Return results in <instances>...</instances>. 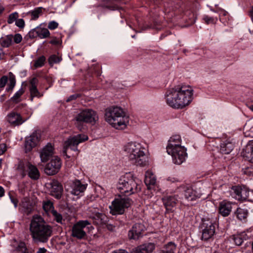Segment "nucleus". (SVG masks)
Segmentation results:
<instances>
[{"label":"nucleus","instance_id":"1","mask_svg":"<svg viewBox=\"0 0 253 253\" xmlns=\"http://www.w3.org/2000/svg\"><path fill=\"white\" fill-rule=\"evenodd\" d=\"M193 92V89L190 85H175L167 90L165 93L166 102L173 108L182 109L191 102Z\"/></svg>","mask_w":253,"mask_h":253},{"label":"nucleus","instance_id":"2","mask_svg":"<svg viewBox=\"0 0 253 253\" xmlns=\"http://www.w3.org/2000/svg\"><path fill=\"white\" fill-rule=\"evenodd\" d=\"M30 231L33 240L36 242L46 243L51 236L52 227L45 222L40 216H34L31 220Z\"/></svg>","mask_w":253,"mask_h":253},{"label":"nucleus","instance_id":"3","mask_svg":"<svg viewBox=\"0 0 253 253\" xmlns=\"http://www.w3.org/2000/svg\"><path fill=\"white\" fill-rule=\"evenodd\" d=\"M105 120L113 127L124 129L128 123V117L123 109L118 106H112L105 110Z\"/></svg>","mask_w":253,"mask_h":253},{"label":"nucleus","instance_id":"4","mask_svg":"<svg viewBox=\"0 0 253 253\" xmlns=\"http://www.w3.org/2000/svg\"><path fill=\"white\" fill-rule=\"evenodd\" d=\"M124 151L132 163L140 166L146 165L145 149L141 143L136 141L127 143L124 146Z\"/></svg>","mask_w":253,"mask_h":253},{"label":"nucleus","instance_id":"5","mask_svg":"<svg viewBox=\"0 0 253 253\" xmlns=\"http://www.w3.org/2000/svg\"><path fill=\"white\" fill-rule=\"evenodd\" d=\"M118 189L122 193L127 195L134 194L140 190V187L130 173H126L120 178Z\"/></svg>","mask_w":253,"mask_h":253},{"label":"nucleus","instance_id":"6","mask_svg":"<svg viewBox=\"0 0 253 253\" xmlns=\"http://www.w3.org/2000/svg\"><path fill=\"white\" fill-rule=\"evenodd\" d=\"M77 126L80 129L81 125L84 123L94 124L98 121V118L95 111L91 109H86L79 113L75 118Z\"/></svg>","mask_w":253,"mask_h":253},{"label":"nucleus","instance_id":"7","mask_svg":"<svg viewBox=\"0 0 253 253\" xmlns=\"http://www.w3.org/2000/svg\"><path fill=\"white\" fill-rule=\"evenodd\" d=\"M17 170L22 177L28 174L31 179L37 180L40 175L36 166L28 162L20 161L18 164Z\"/></svg>","mask_w":253,"mask_h":253},{"label":"nucleus","instance_id":"8","mask_svg":"<svg viewBox=\"0 0 253 253\" xmlns=\"http://www.w3.org/2000/svg\"><path fill=\"white\" fill-rule=\"evenodd\" d=\"M217 225L216 217H207L203 219L202 228L203 229L202 239L208 240L211 238L215 233V227Z\"/></svg>","mask_w":253,"mask_h":253},{"label":"nucleus","instance_id":"9","mask_svg":"<svg viewBox=\"0 0 253 253\" xmlns=\"http://www.w3.org/2000/svg\"><path fill=\"white\" fill-rule=\"evenodd\" d=\"M131 204V201L129 198L115 199L109 206L111 213L113 214H122L124 213L125 210L128 208Z\"/></svg>","mask_w":253,"mask_h":253},{"label":"nucleus","instance_id":"10","mask_svg":"<svg viewBox=\"0 0 253 253\" xmlns=\"http://www.w3.org/2000/svg\"><path fill=\"white\" fill-rule=\"evenodd\" d=\"M87 139L88 137L84 134H78L69 137L64 143L63 153L66 154L67 151L69 148L74 151H77L78 144Z\"/></svg>","mask_w":253,"mask_h":253},{"label":"nucleus","instance_id":"11","mask_svg":"<svg viewBox=\"0 0 253 253\" xmlns=\"http://www.w3.org/2000/svg\"><path fill=\"white\" fill-rule=\"evenodd\" d=\"M167 152L169 155L171 156L173 162L176 165H180L183 163L187 156L186 149L183 146L167 150Z\"/></svg>","mask_w":253,"mask_h":253},{"label":"nucleus","instance_id":"12","mask_svg":"<svg viewBox=\"0 0 253 253\" xmlns=\"http://www.w3.org/2000/svg\"><path fill=\"white\" fill-rule=\"evenodd\" d=\"M87 214L89 218L92 220L93 223L96 225L105 224L107 221L106 216L100 212L99 210L95 207L89 208L87 211Z\"/></svg>","mask_w":253,"mask_h":253},{"label":"nucleus","instance_id":"13","mask_svg":"<svg viewBox=\"0 0 253 253\" xmlns=\"http://www.w3.org/2000/svg\"><path fill=\"white\" fill-rule=\"evenodd\" d=\"M90 224V223L87 220L79 221L72 227V235L79 239H83L86 236L84 228Z\"/></svg>","mask_w":253,"mask_h":253},{"label":"nucleus","instance_id":"14","mask_svg":"<svg viewBox=\"0 0 253 253\" xmlns=\"http://www.w3.org/2000/svg\"><path fill=\"white\" fill-rule=\"evenodd\" d=\"M179 189L180 191L183 192L185 198L189 201L195 200L200 198L202 195V193L196 191L193 186L188 184L182 185L179 187Z\"/></svg>","mask_w":253,"mask_h":253},{"label":"nucleus","instance_id":"15","mask_svg":"<svg viewBox=\"0 0 253 253\" xmlns=\"http://www.w3.org/2000/svg\"><path fill=\"white\" fill-rule=\"evenodd\" d=\"M61 166L60 159L57 156H53L44 169L45 172L49 175H54L58 172Z\"/></svg>","mask_w":253,"mask_h":253},{"label":"nucleus","instance_id":"16","mask_svg":"<svg viewBox=\"0 0 253 253\" xmlns=\"http://www.w3.org/2000/svg\"><path fill=\"white\" fill-rule=\"evenodd\" d=\"M40 138V135L37 132L33 133L26 138L24 144L26 153L31 152L37 145Z\"/></svg>","mask_w":253,"mask_h":253},{"label":"nucleus","instance_id":"17","mask_svg":"<svg viewBox=\"0 0 253 253\" xmlns=\"http://www.w3.org/2000/svg\"><path fill=\"white\" fill-rule=\"evenodd\" d=\"M8 79L9 83L8 84V86L6 88V91L7 92H11L16 84L15 77L11 72L8 73V77L6 76H3L0 79V87L3 88L5 86Z\"/></svg>","mask_w":253,"mask_h":253},{"label":"nucleus","instance_id":"18","mask_svg":"<svg viewBox=\"0 0 253 253\" xmlns=\"http://www.w3.org/2000/svg\"><path fill=\"white\" fill-rule=\"evenodd\" d=\"M234 193V198L238 200L244 201L249 196V192L245 187L240 186H233L232 188Z\"/></svg>","mask_w":253,"mask_h":253},{"label":"nucleus","instance_id":"19","mask_svg":"<svg viewBox=\"0 0 253 253\" xmlns=\"http://www.w3.org/2000/svg\"><path fill=\"white\" fill-rule=\"evenodd\" d=\"M50 195L56 199H59L62 195L63 188L60 183L57 180H53L49 183Z\"/></svg>","mask_w":253,"mask_h":253},{"label":"nucleus","instance_id":"20","mask_svg":"<svg viewBox=\"0 0 253 253\" xmlns=\"http://www.w3.org/2000/svg\"><path fill=\"white\" fill-rule=\"evenodd\" d=\"M145 229V226L141 223H136L132 227V229L129 231L128 236L129 239L137 240L141 236Z\"/></svg>","mask_w":253,"mask_h":253},{"label":"nucleus","instance_id":"21","mask_svg":"<svg viewBox=\"0 0 253 253\" xmlns=\"http://www.w3.org/2000/svg\"><path fill=\"white\" fill-rule=\"evenodd\" d=\"M54 149L51 144H47L40 152V157L42 162H47L49 158L53 157Z\"/></svg>","mask_w":253,"mask_h":253},{"label":"nucleus","instance_id":"22","mask_svg":"<svg viewBox=\"0 0 253 253\" xmlns=\"http://www.w3.org/2000/svg\"><path fill=\"white\" fill-rule=\"evenodd\" d=\"M6 119L10 125L14 126L21 125L27 120L23 119L19 114L14 112L9 113L6 117Z\"/></svg>","mask_w":253,"mask_h":253},{"label":"nucleus","instance_id":"23","mask_svg":"<svg viewBox=\"0 0 253 253\" xmlns=\"http://www.w3.org/2000/svg\"><path fill=\"white\" fill-rule=\"evenodd\" d=\"M163 204L167 211H173V208L176 206L178 200L177 196H167L162 199Z\"/></svg>","mask_w":253,"mask_h":253},{"label":"nucleus","instance_id":"24","mask_svg":"<svg viewBox=\"0 0 253 253\" xmlns=\"http://www.w3.org/2000/svg\"><path fill=\"white\" fill-rule=\"evenodd\" d=\"M38 80L37 78H33L30 81L29 91L30 92L31 100L33 101V98L35 97L40 98L42 96L43 94L39 92L37 85L38 84Z\"/></svg>","mask_w":253,"mask_h":253},{"label":"nucleus","instance_id":"25","mask_svg":"<svg viewBox=\"0 0 253 253\" xmlns=\"http://www.w3.org/2000/svg\"><path fill=\"white\" fill-rule=\"evenodd\" d=\"M232 203L229 201L223 200L219 203V213L223 216H228L232 211Z\"/></svg>","mask_w":253,"mask_h":253},{"label":"nucleus","instance_id":"26","mask_svg":"<svg viewBox=\"0 0 253 253\" xmlns=\"http://www.w3.org/2000/svg\"><path fill=\"white\" fill-rule=\"evenodd\" d=\"M155 248L154 244L147 243L133 249L130 253H152Z\"/></svg>","mask_w":253,"mask_h":253},{"label":"nucleus","instance_id":"27","mask_svg":"<svg viewBox=\"0 0 253 253\" xmlns=\"http://www.w3.org/2000/svg\"><path fill=\"white\" fill-rule=\"evenodd\" d=\"M87 184H82L80 180H75L72 185L71 193L74 195H79L84 192L86 188Z\"/></svg>","mask_w":253,"mask_h":253},{"label":"nucleus","instance_id":"28","mask_svg":"<svg viewBox=\"0 0 253 253\" xmlns=\"http://www.w3.org/2000/svg\"><path fill=\"white\" fill-rule=\"evenodd\" d=\"M182 146L181 145V138L179 135H174L170 137L168 144L167 146V150L174 149L175 148Z\"/></svg>","mask_w":253,"mask_h":253},{"label":"nucleus","instance_id":"29","mask_svg":"<svg viewBox=\"0 0 253 253\" xmlns=\"http://www.w3.org/2000/svg\"><path fill=\"white\" fill-rule=\"evenodd\" d=\"M144 182L148 190L152 189L156 182L155 176L152 172L147 171L145 174Z\"/></svg>","mask_w":253,"mask_h":253},{"label":"nucleus","instance_id":"30","mask_svg":"<svg viewBox=\"0 0 253 253\" xmlns=\"http://www.w3.org/2000/svg\"><path fill=\"white\" fill-rule=\"evenodd\" d=\"M20 205L25 209L28 213L31 212L34 204L29 197H24L21 202Z\"/></svg>","mask_w":253,"mask_h":253},{"label":"nucleus","instance_id":"31","mask_svg":"<svg viewBox=\"0 0 253 253\" xmlns=\"http://www.w3.org/2000/svg\"><path fill=\"white\" fill-rule=\"evenodd\" d=\"M234 148V144L231 142L226 141L221 143L220 146L221 153L225 154H229Z\"/></svg>","mask_w":253,"mask_h":253},{"label":"nucleus","instance_id":"32","mask_svg":"<svg viewBox=\"0 0 253 253\" xmlns=\"http://www.w3.org/2000/svg\"><path fill=\"white\" fill-rule=\"evenodd\" d=\"M35 32L37 36L41 39H45L50 36V32L46 28L37 27Z\"/></svg>","mask_w":253,"mask_h":253},{"label":"nucleus","instance_id":"33","mask_svg":"<svg viewBox=\"0 0 253 253\" xmlns=\"http://www.w3.org/2000/svg\"><path fill=\"white\" fill-rule=\"evenodd\" d=\"M236 214L237 218L241 221H245L248 215V211L246 209L239 208L237 209Z\"/></svg>","mask_w":253,"mask_h":253},{"label":"nucleus","instance_id":"34","mask_svg":"<svg viewBox=\"0 0 253 253\" xmlns=\"http://www.w3.org/2000/svg\"><path fill=\"white\" fill-rule=\"evenodd\" d=\"M13 37L12 35H7L2 37L0 39V42L2 46L7 47L11 45L12 42Z\"/></svg>","mask_w":253,"mask_h":253},{"label":"nucleus","instance_id":"35","mask_svg":"<svg viewBox=\"0 0 253 253\" xmlns=\"http://www.w3.org/2000/svg\"><path fill=\"white\" fill-rule=\"evenodd\" d=\"M247 239V235L242 233L233 236V240L235 244L237 246L242 245L244 240Z\"/></svg>","mask_w":253,"mask_h":253},{"label":"nucleus","instance_id":"36","mask_svg":"<svg viewBox=\"0 0 253 253\" xmlns=\"http://www.w3.org/2000/svg\"><path fill=\"white\" fill-rule=\"evenodd\" d=\"M24 93V90L23 87H21L19 90H18L14 95L10 98V100L16 104L20 102L21 101V96Z\"/></svg>","mask_w":253,"mask_h":253},{"label":"nucleus","instance_id":"37","mask_svg":"<svg viewBox=\"0 0 253 253\" xmlns=\"http://www.w3.org/2000/svg\"><path fill=\"white\" fill-rule=\"evenodd\" d=\"M14 253H28L25 243L23 242H19L14 250Z\"/></svg>","mask_w":253,"mask_h":253},{"label":"nucleus","instance_id":"38","mask_svg":"<svg viewBox=\"0 0 253 253\" xmlns=\"http://www.w3.org/2000/svg\"><path fill=\"white\" fill-rule=\"evenodd\" d=\"M175 250V245L173 243L169 242L165 246L163 252L165 253H174Z\"/></svg>","mask_w":253,"mask_h":253},{"label":"nucleus","instance_id":"39","mask_svg":"<svg viewBox=\"0 0 253 253\" xmlns=\"http://www.w3.org/2000/svg\"><path fill=\"white\" fill-rule=\"evenodd\" d=\"M19 15L17 12H14L10 14L7 20V22L9 24H13L14 22H16L18 18H19Z\"/></svg>","mask_w":253,"mask_h":253},{"label":"nucleus","instance_id":"40","mask_svg":"<svg viewBox=\"0 0 253 253\" xmlns=\"http://www.w3.org/2000/svg\"><path fill=\"white\" fill-rule=\"evenodd\" d=\"M42 207L43 210L47 212L50 211L52 213V210H54L52 203L48 200L43 202Z\"/></svg>","mask_w":253,"mask_h":253},{"label":"nucleus","instance_id":"41","mask_svg":"<svg viewBox=\"0 0 253 253\" xmlns=\"http://www.w3.org/2000/svg\"><path fill=\"white\" fill-rule=\"evenodd\" d=\"M42 12V7H37L35 8L34 10L32 11L31 12H30V13H31L32 16L31 19L32 20H36L38 19Z\"/></svg>","mask_w":253,"mask_h":253},{"label":"nucleus","instance_id":"42","mask_svg":"<svg viewBox=\"0 0 253 253\" xmlns=\"http://www.w3.org/2000/svg\"><path fill=\"white\" fill-rule=\"evenodd\" d=\"M54 219L58 223H62L63 217L62 215L55 210H52L51 213Z\"/></svg>","mask_w":253,"mask_h":253},{"label":"nucleus","instance_id":"43","mask_svg":"<svg viewBox=\"0 0 253 253\" xmlns=\"http://www.w3.org/2000/svg\"><path fill=\"white\" fill-rule=\"evenodd\" d=\"M62 60L60 56H57L56 55H52L48 59V62L50 65H53L55 63H59Z\"/></svg>","mask_w":253,"mask_h":253},{"label":"nucleus","instance_id":"44","mask_svg":"<svg viewBox=\"0 0 253 253\" xmlns=\"http://www.w3.org/2000/svg\"><path fill=\"white\" fill-rule=\"evenodd\" d=\"M45 60V58L44 56L40 57L36 60L34 63V67L36 68H40L44 65Z\"/></svg>","mask_w":253,"mask_h":253},{"label":"nucleus","instance_id":"45","mask_svg":"<svg viewBox=\"0 0 253 253\" xmlns=\"http://www.w3.org/2000/svg\"><path fill=\"white\" fill-rule=\"evenodd\" d=\"M245 151L247 155H252L253 153V140L250 141L246 145Z\"/></svg>","mask_w":253,"mask_h":253},{"label":"nucleus","instance_id":"46","mask_svg":"<svg viewBox=\"0 0 253 253\" xmlns=\"http://www.w3.org/2000/svg\"><path fill=\"white\" fill-rule=\"evenodd\" d=\"M166 180L170 183H177L180 181V179L174 175H170L167 178Z\"/></svg>","mask_w":253,"mask_h":253},{"label":"nucleus","instance_id":"47","mask_svg":"<svg viewBox=\"0 0 253 253\" xmlns=\"http://www.w3.org/2000/svg\"><path fill=\"white\" fill-rule=\"evenodd\" d=\"M203 20L207 24H209L210 23H215L217 20V19L216 18H214L213 17H209L206 15L203 17Z\"/></svg>","mask_w":253,"mask_h":253},{"label":"nucleus","instance_id":"48","mask_svg":"<svg viewBox=\"0 0 253 253\" xmlns=\"http://www.w3.org/2000/svg\"><path fill=\"white\" fill-rule=\"evenodd\" d=\"M15 25L19 28L22 29L25 27V21L22 18H18L15 23Z\"/></svg>","mask_w":253,"mask_h":253},{"label":"nucleus","instance_id":"49","mask_svg":"<svg viewBox=\"0 0 253 253\" xmlns=\"http://www.w3.org/2000/svg\"><path fill=\"white\" fill-rule=\"evenodd\" d=\"M8 196H9V197L10 199L11 203L13 204L14 207L15 208H17V207L18 206V199L16 198L13 196L11 195V192L8 193Z\"/></svg>","mask_w":253,"mask_h":253},{"label":"nucleus","instance_id":"50","mask_svg":"<svg viewBox=\"0 0 253 253\" xmlns=\"http://www.w3.org/2000/svg\"><path fill=\"white\" fill-rule=\"evenodd\" d=\"M58 24L54 21L49 22L48 25V28L50 30H54L58 27Z\"/></svg>","mask_w":253,"mask_h":253},{"label":"nucleus","instance_id":"51","mask_svg":"<svg viewBox=\"0 0 253 253\" xmlns=\"http://www.w3.org/2000/svg\"><path fill=\"white\" fill-rule=\"evenodd\" d=\"M13 38L14 42L16 43H20L22 39L21 35L19 34H15Z\"/></svg>","mask_w":253,"mask_h":253},{"label":"nucleus","instance_id":"52","mask_svg":"<svg viewBox=\"0 0 253 253\" xmlns=\"http://www.w3.org/2000/svg\"><path fill=\"white\" fill-rule=\"evenodd\" d=\"M6 150V146L5 143H0V155L3 154Z\"/></svg>","mask_w":253,"mask_h":253},{"label":"nucleus","instance_id":"53","mask_svg":"<svg viewBox=\"0 0 253 253\" xmlns=\"http://www.w3.org/2000/svg\"><path fill=\"white\" fill-rule=\"evenodd\" d=\"M78 97V95L74 94L69 96L66 100L67 102H70L72 100L76 99Z\"/></svg>","mask_w":253,"mask_h":253},{"label":"nucleus","instance_id":"54","mask_svg":"<svg viewBox=\"0 0 253 253\" xmlns=\"http://www.w3.org/2000/svg\"><path fill=\"white\" fill-rule=\"evenodd\" d=\"M5 193V190L4 188L0 186V198H1L4 196Z\"/></svg>","mask_w":253,"mask_h":253},{"label":"nucleus","instance_id":"55","mask_svg":"<svg viewBox=\"0 0 253 253\" xmlns=\"http://www.w3.org/2000/svg\"><path fill=\"white\" fill-rule=\"evenodd\" d=\"M50 43L52 44H59V41L56 38H54L49 42Z\"/></svg>","mask_w":253,"mask_h":253},{"label":"nucleus","instance_id":"56","mask_svg":"<svg viewBox=\"0 0 253 253\" xmlns=\"http://www.w3.org/2000/svg\"><path fill=\"white\" fill-rule=\"evenodd\" d=\"M46 251V250L44 248H40L37 252V253H45Z\"/></svg>","mask_w":253,"mask_h":253},{"label":"nucleus","instance_id":"57","mask_svg":"<svg viewBox=\"0 0 253 253\" xmlns=\"http://www.w3.org/2000/svg\"><path fill=\"white\" fill-rule=\"evenodd\" d=\"M219 15H223V16H225L227 14V12L226 11L223 10H220L219 11Z\"/></svg>","mask_w":253,"mask_h":253},{"label":"nucleus","instance_id":"58","mask_svg":"<svg viewBox=\"0 0 253 253\" xmlns=\"http://www.w3.org/2000/svg\"><path fill=\"white\" fill-rule=\"evenodd\" d=\"M246 157L250 159V161L253 163V153L252 155H246Z\"/></svg>","mask_w":253,"mask_h":253},{"label":"nucleus","instance_id":"59","mask_svg":"<svg viewBox=\"0 0 253 253\" xmlns=\"http://www.w3.org/2000/svg\"><path fill=\"white\" fill-rule=\"evenodd\" d=\"M4 56V53L2 49L0 48V60L2 59Z\"/></svg>","mask_w":253,"mask_h":253},{"label":"nucleus","instance_id":"60","mask_svg":"<svg viewBox=\"0 0 253 253\" xmlns=\"http://www.w3.org/2000/svg\"><path fill=\"white\" fill-rule=\"evenodd\" d=\"M250 126V122H248L245 124L244 126V129H248V128Z\"/></svg>","mask_w":253,"mask_h":253},{"label":"nucleus","instance_id":"61","mask_svg":"<svg viewBox=\"0 0 253 253\" xmlns=\"http://www.w3.org/2000/svg\"><path fill=\"white\" fill-rule=\"evenodd\" d=\"M4 96H5L4 94H3V95L0 96V101L1 102H2V101H3L4 100V99H5Z\"/></svg>","mask_w":253,"mask_h":253},{"label":"nucleus","instance_id":"62","mask_svg":"<svg viewBox=\"0 0 253 253\" xmlns=\"http://www.w3.org/2000/svg\"><path fill=\"white\" fill-rule=\"evenodd\" d=\"M4 7L1 5H0V14H1L3 11H4Z\"/></svg>","mask_w":253,"mask_h":253},{"label":"nucleus","instance_id":"63","mask_svg":"<svg viewBox=\"0 0 253 253\" xmlns=\"http://www.w3.org/2000/svg\"><path fill=\"white\" fill-rule=\"evenodd\" d=\"M250 15L253 22V13H250Z\"/></svg>","mask_w":253,"mask_h":253},{"label":"nucleus","instance_id":"64","mask_svg":"<svg viewBox=\"0 0 253 253\" xmlns=\"http://www.w3.org/2000/svg\"><path fill=\"white\" fill-rule=\"evenodd\" d=\"M249 107L252 111H253V104L249 106Z\"/></svg>","mask_w":253,"mask_h":253}]
</instances>
